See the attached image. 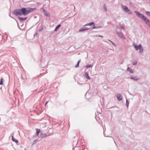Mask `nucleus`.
<instances>
[{"label":"nucleus","instance_id":"1","mask_svg":"<svg viewBox=\"0 0 150 150\" xmlns=\"http://www.w3.org/2000/svg\"><path fill=\"white\" fill-rule=\"evenodd\" d=\"M36 8H22L21 9H19L15 10L14 12V14L16 15L21 16L23 15L24 16L27 15L30 12H32L36 10Z\"/></svg>","mask_w":150,"mask_h":150},{"label":"nucleus","instance_id":"2","mask_svg":"<svg viewBox=\"0 0 150 150\" xmlns=\"http://www.w3.org/2000/svg\"><path fill=\"white\" fill-rule=\"evenodd\" d=\"M135 12L137 14V16L139 18H141L142 20L146 24L149 25V21L144 16L141 14H140L137 11H135Z\"/></svg>","mask_w":150,"mask_h":150},{"label":"nucleus","instance_id":"3","mask_svg":"<svg viewBox=\"0 0 150 150\" xmlns=\"http://www.w3.org/2000/svg\"><path fill=\"white\" fill-rule=\"evenodd\" d=\"M116 33L117 35L122 39L125 40V36L123 35L122 32L121 31L116 30Z\"/></svg>","mask_w":150,"mask_h":150},{"label":"nucleus","instance_id":"4","mask_svg":"<svg viewBox=\"0 0 150 150\" xmlns=\"http://www.w3.org/2000/svg\"><path fill=\"white\" fill-rule=\"evenodd\" d=\"M122 7L124 11L127 12H129V14H131L132 13L131 12L129 11L127 6L122 5Z\"/></svg>","mask_w":150,"mask_h":150},{"label":"nucleus","instance_id":"5","mask_svg":"<svg viewBox=\"0 0 150 150\" xmlns=\"http://www.w3.org/2000/svg\"><path fill=\"white\" fill-rule=\"evenodd\" d=\"M133 46L137 50H139L142 47V46L140 45H137L135 44H133Z\"/></svg>","mask_w":150,"mask_h":150},{"label":"nucleus","instance_id":"6","mask_svg":"<svg viewBox=\"0 0 150 150\" xmlns=\"http://www.w3.org/2000/svg\"><path fill=\"white\" fill-rule=\"evenodd\" d=\"M117 99L120 101L122 99V97L120 94H118L117 95Z\"/></svg>","mask_w":150,"mask_h":150},{"label":"nucleus","instance_id":"7","mask_svg":"<svg viewBox=\"0 0 150 150\" xmlns=\"http://www.w3.org/2000/svg\"><path fill=\"white\" fill-rule=\"evenodd\" d=\"M47 136H48L47 135V134H46V133H41L40 134V137H42V138L46 137Z\"/></svg>","mask_w":150,"mask_h":150},{"label":"nucleus","instance_id":"8","mask_svg":"<svg viewBox=\"0 0 150 150\" xmlns=\"http://www.w3.org/2000/svg\"><path fill=\"white\" fill-rule=\"evenodd\" d=\"M86 25H92V27L93 28H95V24L94 23L92 22L91 23H89L88 24H87Z\"/></svg>","mask_w":150,"mask_h":150},{"label":"nucleus","instance_id":"9","mask_svg":"<svg viewBox=\"0 0 150 150\" xmlns=\"http://www.w3.org/2000/svg\"><path fill=\"white\" fill-rule=\"evenodd\" d=\"M131 79L134 80L135 81H137L138 79H139L136 76H131L130 78Z\"/></svg>","mask_w":150,"mask_h":150},{"label":"nucleus","instance_id":"10","mask_svg":"<svg viewBox=\"0 0 150 150\" xmlns=\"http://www.w3.org/2000/svg\"><path fill=\"white\" fill-rule=\"evenodd\" d=\"M27 19V17H25V18H21V17H18V19L19 20L21 21H23L26 20Z\"/></svg>","mask_w":150,"mask_h":150},{"label":"nucleus","instance_id":"11","mask_svg":"<svg viewBox=\"0 0 150 150\" xmlns=\"http://www.w3.org/2000/svg\"><path fill=\"white\" fill-rule=\"evenodd\" d=\"M127 70L129 72L131 73H134L133 70L132 69L128 67L127 68Z\"/></svg>","mask_w":150,"mask_h":150},{"label":"nucleus","instance_id":"12","mask_svg":"<svg viewBox=\"0 0 150 150\" xmlns=\"http://www.w3.org/2000/svg\"><path fill=\"white\" fill-rule=\"evenodd\" d=\"M85 76L88 79L90 80L91 79L88 76V73L87 72L85 73Z\"/></svg>","mask_w":150,"mask_h":150},{"label":"nucleus","instance_id":"13","mask_svg":"<svg viewBox=\"0 0 150 150\" xmlns=\"http://www.w3.org/2000/svg\"><path fill=\"white\" fill-rule=\"evenodd\" d=\"M12 139L13 142H14L16 143H18V141L16 139L14 138L13 136H12Z\"/></svg>","mask_w":150,"mask_h":150},{"label":"nucleus","instance_id":"14","mask_svg":"<svg viewBox=\"0 0 150 150\" xmlns=\"http://www.w3.org/2000/svg\"><path fill=\"white\" fill-rule=\"evenodd\" d=\"M4 81V80L2 78H1L0 80V85H3Z\"/></svg>","mask_w":150,"mask_h":150},{"label":"nucleus","instance_id":"15","mask_svg":"<svg viewBox=\"0 0 150 150\" xmlns=\"http://www.w3.org/2000/svg\"><path fill=\"white\" fill-rule=\"evenodd\" d=\"M40 130L39 129H36V133L37 136L38 135V134L40 132Z\"/></svg>","mask_w":150,"mask_h":150},{"label":"nucleus","instance_id":"16","mask_svg":"<svg viewBox=\"0 0 150 150\" xmlns=\"http://www.w3.org/2000/svg\"><path fill=\"white\" fill-rule=\"evenodd\" d=\"M139 53L140 54H142L143 52V48H142V47L141 48V49H139Z\"/></svg>","mask_w":150,"mask_h":150},{"label":"nucleus","instance_id":"17","mask_svg":"<svg viewBox=\"0 0 150 150\" xmlns=\"http://www.w3.org/2000/svg\"><path fill=\"white\" fill-rule=\"evenodd\" d=\"M88 29H80L79 30V31L80 32H81L82 31H84L85 30H88Z\"/></svg>","mask_w":150,"mask_h":150},{"label":"nucleus","instance_id":"18","mask_svg":"<svg viewBox=\"0 0 150 150\" xmlns=\"http://www.w3.org/2000/svg\"><path fill=\"white\" fill-rule=\"evenodd\" d=\"M92 67V65L91 64L87 65L86 66V68H88L89 67Z\"/></svg>","mask_w":150,"mask_h":150},{"label":"nucleus","instance_id":"19","mask_svg":"<svg viewBox=\"0 0 150 150\" xmlns=\"http://www.w3.org/2000/svg\"><path fill=\"white\" fill-rule=\"evenodd\" d=\"M45 15L47 17H49L50 16V14L49 13H47L46 12H45Z\"/></svg>","mask_w":150,"mask_h":150},{"label":"nucleus","instance_id":"20","mask_svg":"<svg viewBox=\"0 0 150 150\" xmlns=\"http://www.w3.org/2000/svg\"><path fill=\"white\" fill-rule=\"evenodd\" d=\"M37 142V140H35L33 142L32 144V145H33L35 144H36V143Z\"/></svg>","mask_w":150,"mask_h":150},{"label":"nucleus","instance_id":"21","mask_svg":"<svg viewBox=\"0 0 150 150\" xmlns=\"http://www.w3.org/2000/svg\"><path fill=\"white\" fill-rule=\"evenodd\" d=\"M129 103L128 101V100H126V106L128 108V106H129Z\"/></svg>","mask_w":150,"mask_h":150},{"label":"nucleus","instance_id":"22","mask_svg":"<svg viewBox=\"0 0 150 150\" xmlns=\"http://www.w3.org/2000/svg\"><path fill=\"white\" fill-rule=\"evenodd\" d=\"M137 62L136 61H135L134 62H132V64L133 65H136L137 64Z\"/></svg>","mask_w":150,"mask_h":150},{"label":"nucleus","instance_id":"23","mask_svg":"<svg viewBox=\"0 0 150 150\" xmlns=\"http://www.w3.org/2000/svg\"><path fill=\"white\" fill-rule=\"evenodd\" d=\"M146 13L148 16H150V12L147 11L146 12Z\"/></svg>","mask_w":150,"mask_h":150},{"label":"nucleus","instance_id":"24","mask_svg":"<svg viewBox=\"0 0 150 150\" xmlns=\"http://www.w3.org/2000/svg\"><path fill=\"white\" fill-rule=\"evenodd\" d=\"M61 26V25L60 24L59 25L57 26L55 28H59Z\"/></svg>","mask_w":150,"mask_h":150},{"label":"nucleus","instance_id":"25","mask_svg":"<svg viewBox=\"0 0 150 150\" xmlns=\"http://www.w3.org/2000/svg\"><path fill=\"white\" fill-rule=\"evenodd\" d=\"M110 42L114 46H116V45L112 41H110Z\"/></svg>","mask_w":150,"mask_h":150},{"label":"nucleus","instance_id":"26","mask_svg":"<svg viewBox=\"0 0 150 150\" xmlns=\"http://www.w3.org/2000/svg\"><path fill=\"white\" fill-rule=\"evenodd\" d=\"M79 64H77L75 66V67L76 68H77L79 67Z\"/></svg>","mask_w":150,"mask_h":150},{"label":"nucleus","instance_id":"27","mask_svg":"<svg viewBox=\"0 0 150 150\" xmlns=\"http://www.w3.org/2000/svg\"><path fill=\"white\" fill-rule=\"evenodd\" d=\"M104 10L105 11H107V9H106V8L105 7V5H104Z\"/></svg>","mask_w":150,"mask_h":150},{"label":"nucleus","instance_id":"28","mask_svg":"<svg viewBox=\"0 0 150 150\" xmlns=\"http://www.w3.org/2000/svg\"><path fill=\"white\" fill-rule=\"evenodd\" d=\"M58 29H55L54 31H57L58 30Z\"/></svg>","mask_w":150,"mask_h":150},{"label":"nucleus","instance_id":"29","mask_svg":"<svg viewBox=\"0 0 150 150\" xmlns=\"http://www.w3.org/2000/svg\"><path fill=\"white\" fill-rule=\"evenodd\" d=\"M80 60H79L78 61V62H77V64H79V63H80Z\"/></svg>","mask_w":150,"mask_h":150},{"label":"nucleus","instance_id":"30","mask_svg":"<svg viewBox=\"0 0 150 150\" xmlns=\"http://www.w3.org/2000/svg\"><path fill=\"white\" fill-rule=\"evenodd\" d=\"M43 29H40L39 30V31H41Z\"/></svg>","mask_w":150,"mask_h":150},{"label":"nucleus","instance_id":"31","mask_svg":"<svg viewBox=\"0 0 150 150\" xmlns=\"http://www.w3.org/2000/svg\"><path fill=\"white\" fill-rule=\"evenodd\" d=\"M48 103V101H47V102H46V103H45V105H46L47 104V103Z\"/></svg>","mask_w":150,"mask_h":150},{"label":"nucleus","instance_id":"32","mask_svg":"<svg viewBox=\"0 0 150 150\" xmlns=\"http://www.w3.org/2000/svg\"><path fill=\"white\" fill-rule=\"evenodd\" d=\"M98 37H102V38L103 37V36H101V35H99Z\"/></svg>","mask_w":150,"mask_h":150},{"label":"nucleus","instance_id":"33","mask_svg":"<svg viewBox=\"0 0 150 150\" xmlns=\"http://www.w3.org/2000/svg\"><path fill=\"white\" fill-rule=\"evenodd\" d=\"M21 78L22 79H24V78L22 76L21 77Z\"/></svg>","mask_w":150,"mask_h":150},{"label":"nucleus","instance_id":"34","mask_svg":"<svg viewBox=\"0 0 150 150\" xmlns=\"http://www.w3.org/2000/svg\"><path fill=\"white\" fill-rule=\"evenodd\" d=\"M88 94V93H86V96Z\"/></svg>","mask_w":150,"mask_h":150},{"label":"nucleus","instance_id":"35","mask_svg":"<svg viewBox=\"0 0 150 150\" xmlns=\"http://www.w3.org/2000/svg\"><path fill=\"white\" fill-rule=\"evenodd\" d=\"M38 34V33L37 32V33H35V34L36 35H37Z\"/></svg>","mask_w":150,"mask_h":150},{"label":"nucleus","instance_id":"36","mask_svg":"<svg viewBox=\"0 0 150 150\" xmlns=\"http://www.w3.org/2000/svg\"><path fill=\"white\" fill-rule=\"evenodd\" d=\"M108 40L110 42L111 40Z\"/></svg>","mask_w":150,"mask_h":150},{"label":"nucleus","instance_id":"37","mask_svg":"<svg viewBox=\"0 0 150 150\" xmlns=\"http://www.w3.org/2000/svg\"><path fill=\"white\" fill-rule=\"evenodd\" d=\"M99 35H97V36H96V37H98Z\"/></svg>","mask_w":150,"mask_h":150}]
</instances>
